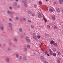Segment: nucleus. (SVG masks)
<instances>
[{
  "label": "nucleus",
  "mask_w": 63,
  "mask_h": 63,
  "mask_svg": "<svg viewBox=\"0 0 63 63\" xmlns=\"http://www.w3.org/2000/svg\"><path fill=\"white\" fill-rule=\"evenodd\" d=\"M24 52H27V50L26 48H24Z\"/></svg>",
  "instance_id": "4468645a"
},
{
  "label": "nucleus",
  "mask_w": 63,
  "mask_h": 63,
  "mask_svg": "<svg viewBox=\"0 0 63 63\" xmlns=\"http://www.w3.org/2000/svg\"><path fill=\"white\" fill-rule=\"evenodd\" d=\"M24 34L25 35H26V33H25V32H24Z\"/></svg>",
  "instance_id": "bf43d9fd"
},
{
  "label": "nucleus",
  "mask_w": 63,
  "mask_h": 63,
  "mask_svg": "<svg viewBox=\"0 0 63 63\" xmlns=\"http://www.w3.org/2000/svg\"><path fill=\"white\" fill-rule=\"evenodd\" d=\"M52 17L53 20H55V15H53L52 16Z\"/></svg>",
  "instance_id": "20e7f679"
},
{
  "label": "nucleus",
  "mask_w": 63,
  "mask_h": 63,
  "mask_svg": "<svg viewBox=\"0 0 63 63\" xmlns=\"http://www.w3.org/2000/svg\"><path fill=\"white\" fill-rule=\"evenodd\" d=\"M0 29H1L2 30H4V26L3 25H1L0 26Z\"/></svg>",
  "instance_id": "39448f33"
},
{
  "label": "nucleus",
  "mask_w": 63,
  "mask_h": 63,
  "mask_svg": "<svg viewBox=\"0 0 63 63\" xmlns=\"http://www.w3.org/2000/svg\"><path fill=\"white\" fill-rule=\"evenodd\" d=\"M8 44H9V46H10V47H11V46H12V43H9Z\"/></svg>",
  "instance_id": "c85d7f7f"
},
{
  "label": "nucleus",
  "mask_w": 63,
  "mask_h": 63,
  "mask_svg": "<svg viewBox=\"0 0 63 63\" xmlns=\"http://www.w3.org/2000/svg\"><path fill=\"white\" fill-rule=\"evenodd\" d=\"M3 46L4 47H6V45L5 44H3Z\"/></svg>",
  "instance_id": "603ef678"
},
{
  "label": "nucleus",
  "mask_w": 63,
  "mask_h": 63,
  "mask_svg": "<svg viewBox=\"0 0 63 63\" xmlns=\"http://www.w3.org/2000/svg\"><path fill=\"white\" fill-rule=\"evenodd\" d=\"M53 45H54V46H55L56 47H57V43H54V44H53Z\"/></svg>",
  "instance_id": "4be33fe9"
},
{
  "label": "nucleus",
  "mask_w": 63,
  "mask_h": 63,
  "mask_svg": "<svg viewBox=\"0 0 63 63\" xmlns=\"http://www.w3.org/2000/svg\"><path fill=\"white\" fill-rule=\"evenodd\" d=\"M9 21H12V20L11 18H10L9 19Z\"/></svg>",
  "instance_id": "49530a36"
},
{
  "label": "nucleus",
  "mask_w": 63,
  "mask_h": 63,
  "mask_svg": "<svg viewBox=\"0 0 63 63\" xmlns=\"http://www.w3.org/2000/svg\"><path fill=\"white\" fill-rule=\"evenodd\" d=\"M28 13H29V14H31V11H28Z\"/></svg>",
  "instance_id": "c756f323"
},
{
  "label": "nucleus",
  "mask_w": 63,
  "mask_h": 63,
  "mask_svg": "<svg viewBox=\"0 0 63 63\" xmlns=\"http://www.w3.org/2000/svg\"><path fill=\"white\" fill-rule=\"evenodd\" d=\"M40 46V47H41V46H42V43H41L39 45Z\"/></svg>",
  "instance_id": "8fccbe9b"
},
{
  "label": "nucleus",
  "mask_w": 63,
  "mask_h": 63,
  "mask_svg": "<svg viewBox=\"0 0 63 63\" xmlns=\"http://www.w3.org/2000/svg\"><path fill=\"white\" fill-rule=\"evenodd\" d=\"M57 52L58 53V54L59 55H60L61 54L58 51H57Z\"/></svg>",
  "instance_id": "393cba45"
},
{
  "label": "nucleus",
  "mask_w": 63,
  "mask_h": 63,
  "mask_svg": "<svg viewBox=\"0 0 63 63\" xmlns=\"http://www.w3.org/2000/svg\"><path fill=\"white\" fill-rule=\"evenodd\" d=\"M47 28H50V25H47Z\"/></svg>",
  "instance_id": "cd10ccee"
},
{
  "label": "nucleus",
  "mask_w": 63,
  "mask_h": 63,
  "mask_svg": "<svg viewBox=\"0 0 63 63\" xmlns=\"http://www.w3.org/2000/svg\"><path fill=\"white\" fill-rule=\"evenodd\" d=\"M22 3H23L24 4V7L25 8H27V2H26V0H25L24 1L23 0H22Z\"/></svg>",
  "instance_id": "f257e3e1"
},
{
  "label": "nucleus",
  "mask_w": 63,
  "mask_h": 63,
  "mask_svg": "<svg viewBox=\"0 0 63 63\" xmlns=\"http://www.w3.org/2000/svg\"><path fill=\"white\" fill-rule=\"evenodd\" d=\"M16 57H17L18 56V55L17 54L16 55Z\"/></svg>",
  "instance_id": "4c0bfd02"
},
{
  "label": "nucleus",
  "mask_w": 63,
  "mask_h": 63,
  "mask_svg": "<svg viewBox=\"0 0 63 63\" xmlns=\"http://www.w3.org/2000/svg\"><path fill=\"white\" fill-rule=\"evenodd\" d=\"M45 36H47V35H48V34H47V33H45Z\"/></svg>",
  "instance_id": "ea45409f"
},
{
  "label": "nucleus",
  "mask_w": 63,
  "mask_h": 63,
  "mask_svg": "<svg viewBox=\"0 0 63 63\" xmlns=\"http://www.w3.org/2000/svg\"><path fill=\"white\" fill-rule=\"evenodd\" d=\"M32 28H34V26H32Z\"/></svg>",
  "instance_id": "052dcab7"
},
{
  "label": "nucleus",
  "mask_w": 63,
  "mask_h": 63,
  "mask_svg": "<svg viewBox=\"0 0 63 63\" xmlns=\"http://www.w3.org/2000/svg\"><path fill=\"white\" fill-rule=\"evenodd\" d=\"M25 39L26 40L27 42H30V40L28 37H26Z\"/></svg>",
  "instance_id": "f03ea898"
},
{
  "label": "nucleus",
  "mask_w": 63,
  "mask_h": 63,
  "mask_svg": "<svg viewBox=\"0 0 63 63\" xmlns=\"http://www.w3.org/2000/svg\"><path fill=\"white\" fill-rule=\"evenodd\" d=\"M50 43V44L52 45V44H54V42L53 40H52Z\"/></svg>",
  "instance_id": "9d476101"
},
{
  "label": "nucleus",
  "mask_w": 63,
  "mask_h": 63,
  "mask_svg": "<svg viewBox=\"0 0 63 63\" xmlns=\"http://www.w3.org/2000/svg\"><path fill=\"white\" fill-rule=\"evenodd\" d=\"M40 58L43 61H44L45 60V58L43 57V56H40Z\"/></svg>",
  "instance_id": "423d86ee"
},
{
  "label": "nucleus",
  "mask_w": 63,
  "mask_h": 63,
  "mask_svg": "<svg viewBox=\"0 0 63 63\" xmlns=\"http://www.w3.org/2000/svg\"><path fill=\"white\" fill-rule=\"evenodd\" d=\"M56 10H57L58 12H60V10L59 8H57Z\"/></svg>",
  "instance_id": "f3484780"
},
{
  "label": "nucleus",
  "mask_w": 63,
  "mask_h": 63,
  "mask_svg": "<svg viewBox=\"0 0 63 63\" xmlns=\"http://www.w3.org/2000/svg\"><path fill=\"white\" fill-rule=\"evenodd\" d=\"M7 50L9 51H11V49L9 47H8L7 48Z\"/></svg>",
  "instance_id": "2eb2a0df"
},
{
  "label": "nucleus",
  "mask_w": 63,
  "mask_h": 63,
  "mask_svg": "<svg viewBox=\"0 0 63 63\" xmlns=\"http://www.w3.org/2000/svg\"><path fill=\"white\" fill-rule=\"evenodd\" d=\"M47 54V56H49V54Z\"/></svg>",
  "instance_id": "680f3d73"
},
{
  "label": "nucleus",
  "mask_w": 63,
  "mask_h": 63,
  "mask_svg": "<svg viewBox=\"0 0 63 63\" xmlns=\"http://www.w3.org/2000/svg\"><path fill=\"white\" fill-rule=\"evenodd\" d=\"M11 1H13V0H10Z\"/></svg>",
  "instance_id": "338daca9"
},
{
  "label": "nucleus",
  "mask_w": 63,
  "mask_h": 63,
  "mask_svg": "<svg viewBox=\"0 0 63 63\" xmlns=\"http://www.w3.org/2000/svg\"><path fill=\"white\" fill-rule=\"evenodd\" d=\"M7 12L8 13V14L10 15H13V14H14L13 12H11V11H8Z\"/></svg>",
  "instance_id": "7ed1b4c3"
},
{
  "label": "nucleus",
  "mask_w": 63,
  "mask_h": 63,
  "mask_svg": "<svg viewBox=\"0 0 63 63\" xmlns=\"http://www.w3.org/2000/svg\"><path fill=\"white\" fill-rule=\"evenodd\" d=\"M28 22H31V21L30 20H28Z\"/></svg>",
  "instance_id": "37998d69"
},
{
  "label": "nucleus",
  "mask_w": 63,
  "mask_h": 63,
  "mask_svg": "<svg viewBox=\"0 0 63 63\" xmlns=\"http://www.w3.org/2000/svg\"><path fill=\"white\" fill-rule=\"evenodd\" d=\"M53 55L54 56H56V53H53Z\"/></svg>",
  "instance_id": "5701e85b"
},
{
  "label": "nucleus",
  "mask_w": 63,
  "mask_h": 63,
  "mask_svg": "<svg viewBox=\"0 0 63 63\" xmlns=\"http://www.w3.org/2000/svg\"><path fill=\"white\" fill-rule=\"evenodd\" d=\"M23 59L24 61H26L27 60L26 59L25 57H23Z\"/></svg>",
  "instance_id": "6ab92c4d"
},
{
  "label": "nucleus",
  "mask_w": 63,
  "mask_h": 63,
  "mask_svg": "<svg viewBox=\"0 0 63 63\" xmlns=\"http://www.w3.org/2000/svg\"><path fill=\"white\" fill-rule=\"evenodd\" d=\"M62 13H63V10H62Z\"/></svg>",
  "instance_id": "e2e57ef3"
},
{
  "label": "nucleus",
  "mask_w": 63,
  "mask_h": 63,
  "mask_svg": "<svg viewBox=\"0 0 63 63\" xmlns=\"http://www.w3.org/2000/svg\"><path fill=\"white\" fill-rule=\"evenodd\" d=\"M9 9L10 10H11L12 8V7L10 6L9 8Z\"/></svg>",
  "instance_id": "e433bc0d"
},
{
  "label": "nucleus",
  "mask_w": 63,
  "mask_h": 63,
  "mask_svg": "<svg viewBox=\"0 0 63 63\" xmlns=\"http://www.w3.org/2000/svg\"><path fill=\"white\" fill-rule=\"evenodd\" d=\"M33 35H36V33H33Z\"/></svg>",
  "instance_id": "6e6d98bb"
},
{
  "label": "nucleus",
  "mask_w": 63,
  "mask_h": 63,
  "mask_svg": "<svg viewBox=\"0 0 63 63\" xmlns=\"http://www.w3.org/2000/svg\"><path fill=\"white\" fill-rule=\"evenodd\" d=\"M39 4H42V1H39Z\"/></svg>",
  "instance_id": "473e14b6"
},
{
  "label": "nucleus",
  "mask_w": 63,
  "mask_h": 63,
  "mask_svg": "<svg viewBox=\"0 0 63 63\" xmlns=\"http://www.w3.org/2000/svg\"><path fill=\"white\" fill-rule=\"evenodd\" d=\"M31 28H32V25H31Z\"/></svg>",
  "instance_id": "774afa93"
},
{
  "label": "nucleus",
  "mask_w": 63,
  "mask_h": 63,
  "mask_svg": "<svg viewBox=\"0 0 63 63\" xmlns=\"http://www.w3.org/2000/svg\"><path fill=\"white\" fill-rule=\"evenodd\" d=\"M54 29L55 30V29H57V27L56 26H55L54 27Z\"/></svg>",
  "instance_id": "a878e982"
},
{
  "label": "nucleus",
  "mask_w": 63,
  "mask_h": 63,
  "mask_svg": "<svg viewBox=\"0 0 63 63\" xmlns=\"http://www.w3.org/2000/svg\"><path fill=\"white\" fill-rule=\"evenodd\" d=\"M49 12H52L53 11V10L51 8H49Z\"/></svg>",
  "instance_id": "f8f14e48"
},
{
  "label": "nucleus",
  "mask_w": 63,
  "mask_h": 63,
  "mask_svg": "<svg viewBox=\"0 0 63 63\" xmlns=\"http://www.w3.org/2000/svg\"><path fill=\"white\" fill-rule=\"evenodd\" d=\"M57 62L58 63H60V61H59V60H58Z\"/></svg>",
  "instance_id": "09e8293b"
},
{
  "label": "nucleus",
  "mask_w": 63,
  "mask_h": 63,
  "mask_svg": "<svg viewBox=\"0 0 63 63\" xmlns=\"http://www.w3.org/2000/svg\"><path fill=\"white\" fill-rule=\"evenodd\" d=\"M32 16H34V14H32Z\"/></svg>",
  "instance_id": "5fc2aeb1"
},
{
  "label": "nucleus",
  "mask_w": 63,
  "mask_h": 63,
  "mask_svg": "<svg viewBox=\"0 0 63 63\" xmlns=\"http://www.w3.org/2000/svg\"><path fill=\"white\" fill-rule=\"evenodd\" d=\"M10 30H12L13 29L12 27H10Z\"/></svg>",
  "instance_id": "a18cd8bd"
},
{
  "label": "nucleus",
  "mask_w": 63,
  "mask_h": 63,
  "mask_svg": "<svg viewBox=\"0 0 63 63\" xmlns=\"http://www.w3.org/2000/svg\"><path fill=\"white\" fill-rule=\"evenodd\" d=\"M56 48H53V51L54 52H55L56 50Z\"/></svg>",
  "instance_id": "a211bd4d"
},
{
  "label": "nucleus",
  "mask_w": 63,
  "mask_h": 63,
  "mask_svg": "<svg viewBox=\"0 0 63 63\" xmlns=\"http://www.w3.org/2000/svg\"><path fill=\"white\" fill-rule=\"evenodd\" d=\"M44 63H48V62L47 61H44Z\"/></svg>",
  "instance_id": "58836bf2"
},
{
  "label": "nucleus",
  "mask_w": 63,
  "mask_h": 63,
  "mask_svg": "<svg viewBox=\"0 0 63 63\" xmlns=\"http://www.w3.org/2000/svg\"><path fill=\"white\" fill-rule=\"evenodd\" d=\"M20 37H21V38H23V37H24V36H23V35H21L20 36Z\"/></svg>",
  "instance_id": "79ce46f5"
},
{
  "label": "nucleus",
  "mask_w": 63,
  "mask_h": 63,
  "mask_svg": "<svg viewBox=\"0 0 63 63\" xmlns=\"http://www.w3.org/2000/svg\"><path fill=\"white\" fill-rule=\"evenodd\" d=\"M49 50L50 52H51H51H52L51 51V49H49Z\"/></svg>",
  "instance_id": "de8ad7c7"
},
{
  "label": "nucleus",
  "mask_w": 63,
  "mask_h": 63,
  "mask_svg": "<svg viewBox=\"0 0 63 63\" xmlns=\"http://www.w3.org/2000/svg\"><path fill=\"white\" fill-rule=\"evenodd\" d=\"M22 20L23 21H25L26 19L25 18L23 17L22 18Z\"/></svg>",
  "instance_id": "9b49d317"
},
{
  "label": "nucleus",
  "mask_w": 63,
  "mask_h": 63,
  "mask_svg": "<svg viewBox=\"0 0 63 63\" xmlns=\"http://www.w3.org/2000/svg\"><path fill=\"white\" fill-rule=\"evenodd\" d=\"M14 40L15 42H17V39L16 38H14Z\"/></svg>",
  "instance_id": "bb28decb"
},
{
  "label": "nucleus",
  "mask_w": 63,
  "mask_h": 63,
  "mask_svg": "<svg viewBox=\"0 0 63 63\" xmlns=\"http://www.w3.org/2000/svg\"><path fill=\"white\" fill-rule=\"evenodd\" d=\"M34 8H37V5H36V4H34Z\"/></svg>",
  "instance_id": "2f4dec72"
},
{
  "label": "nucleus",
  "mask_w": 63,
  "mask_h": 63,
  "mask_svg": "<svg viewBox=\"0 0 63 63\" xmlns=\"http://www.w3.org/2000/svg\"><path fill=\"white\" fill-rule=\"evenodd\" d=\"M48 10V8L47 7H46V10Z\"/></svg>",
  "instance_id": "3c124183"
},
{
  "label": "nucleus",
  "mask_w": 63,
  "mask_h": 63,
  "mask_svg": "<svg viewBox=\"0 0 63 63\" xmlns=\"http://www.w3.org/2000/svg\"><path fill=\"white\" fill-rule=\"evenodd\" d=\"M15 1L16 2H17V1H18V0H15Z\"/></svg>",
  "instance_id": "13d9d810"
},
{
  "label": "nucleus",
  "mask_w": 63,
  "mask_h": 63,
  "mask_svg": "<svg viewBox=\"0 0 63 63\" xmlns=\"http://www.w3.org/2000/svg\"><path fill=\"white\" fill-rule=\"evenodd\" d=\"M12 25L13 24L11 23H9V27H12Z\"/></svg>",
  "instance_id": "1a4fd4ad"
},
{
  "label": "nucleus",
  "mask_w": 63,
  "mask_h": 63,
  "mask_svg": "<svg viewBox=\"0 0 63 63\" xmlns=\"http://www.w3.org/2000/svg\"><path fill=\"white\" fill-rule=\"evenodd\" d=\"M38 15L39 18H41V14L40 12H39L38 13Z\"/></svg>",
  "instance_id": "0eeeda50"
},
{
  "label": "nucleus",
  "mask_w": 63,
  "mask_h": 63,
  "mask_svg": "<svg viewBox=\"0 0 63 63\" xmlns=\"http://www.w3.org/2000/svg\"><path fill=\"white\" fill-rule=\"evenodd\" d=\"M41 49V50H42V51H44V49Z\"/></svg>",
  "instance_id": "4d7b16f0"
},
{
  "label": "nucleus",
  "mask_w": 63,
  "mask_h": 63,
  "mask_svg": "<svg viewBox=\"0 0 63 63\" xmlns=\"http://www.w3.org/2000/svg\"><path fill=\"white\" fill-rule=\"evenodd\" d=\"M6 59L7 62H9V58H6Z\"/></svg>",
  "instance_id": "dca6fc26"
},
{
  "label": "nucleus",
  "mask_w": 63,
  "mask_h": 63,
  "mask_svg": "<svg viewBox=\"0 0 63 63\" xmlns=\"http://www.w3.org/2000/svg\"><path fill=\"white\" fill-rule=\"evenodd\" d=\"M37 38L38 39H40V38H41V36L40 35L37 36Z\"/></svg>",
  "instance_id": "b1692460"
},
{
  "label": "nucleus",
  "mask_w": 63,
  "mask_h": 63,
  "mask_svg": "<svg viewBox=\"0 0 63 63\" xmlns=\"http://www.w3.org/2000/svg\"><path fill=\"white\" fill-rule=\"evenodd\" d=\"M33 39H37V36L36 35H33Z\"/></svg>",
  "instance_id": "412c9836"
},
{
  "label": "nucleus",
  "mask_w": 63,
  "mask_h": 63,
  "mask_svg": "<svg viewBox=\"0 0 63 63\" xmlns=\"http://www.w3.org/2000/svg\"><path fill=\"white\" fill-rule=\"evenodd\" d=\"M63 2V0H60L59 3L60 4H62Z\"/></svg>",
  "instance_id": "6e6552de"
},
{
  "label": "nucleus",
  "mask_w": 63,
  "mask_h": 63,
  "mask_svg": "<svg viewBox=\"0 0 63 63\" xmlns=\"http://www.w3.org/2000/svg\"><path fill=\"white\" fill-rule=\"evenodd\" d=\"M43 19L46 22H47V21H46V19H45V18H43Z\"/></svg>",
  "instance_id": "a19ab883"
},
{
  "label": "nucleus",
  "mask_w": 63,
  "mask_h": 63,
  "mask_svg": "<svg viewBox=\"0 0 63 63\" xmlns=\"http://www.w3.org/2000/svg\"><path fill=\"white\" fill-rule=\"evenodd\" d=\"M47 53H48V52L47 51H46L45 52V54L46 55L47 54Z\"/></svg>",
  "instance_id": "c9c22d12"
},
{
  "label": "nucleus",
  "mask_w": 63,
  "mask_h": 63,
  "mask_svg": "<svg viewBox=\"0 0 63 63\" xmlns=\"http://www.w3.org/2000/svg\"><path fill=\"white\" fill-rule=\"evenodd\" d=\"M27 47H30V45H29V44H28L27 45Z\"/></svg>",
  "instance_id": "7c9ffc66"
},
{
  "label": "nucleus",
  "mask_w": 63,
  "mask_h": 63,
  "mask_svg": "<svg viewBox=\"0 0 63 63\" xmlns=\"http://www.w3.org/2000/svg\"><path fill=\"white\" fill-rule=\"evenodd\" d=\"M21 58H22V57L21 56H20L19 58V60H20L21 59Z\"/></svg>",
  "instance_id": "f704fd0d"
},
{
  "label": "nucleus",
  "mask_w": 63,
  "mask_h": 63,
  "mask_svg": "<svg viewBox=\"0 0 63 63\" xmlns=\"http://www.w3.org/2000/svg\"><path fill=\"white\" fill-rule=\"evenodd\" d=\"M3 21H4V19H3Z\"/></svg>",
  "instance_id": "69168bd1"
},
{
  "label": "nucleus",
  "mask_w": 63,
  "mask_h": 63,
  "mask_svg": "<svg viewBox=\"0 0 63 63\" xmlns=\"http://www.w3.org/2000/svg\"><path fill=\"white\" fill-rule=\"evenodd\" d=\"M14 5L15 6H17V4L16 3V2H14Z\"/></svg>",
  "instance_id": "aec40b11"
},
{
  "label": "nucleus",
  "mask_w": 63,
  "mask_h": 63,
  "mask_svg": "<svg viewBox=\"0 0 63 63\" xmlns=\"http://www.w3.org/2000/svg\"><path fill=\"white\" fill-rule=\"evenodd\" d=\"M50 54H51V55H52V53H51Z\"/></svg>",
  "instance_id": "0e129e2a"
},
{
  "label": "nucleus",
  "mask_w": 63,
  "mask_h": 63,
  "mask_svg": "<svg viewBox=\"0 0 63 63\" xmlns=\"http://www.w3.org/2000/svg\"><path fill=\"white\" fill-rule=\"evenodd\" d=\"M19 31L20 32H21L22 31V29L21 28H20L19 29Z\"/></svg>",
  "instance_id": "ddd939ff"
},
{
  "label": "nucleus",
  "mask_w": 63,
  "mask_h": 63,
  "mask_svg": "<svg viewBox=\"0 0 63 63\" xmlns=\"http://www.w3.org/2000/svg\"><path fill=\"white\" fill-rule=\"evenodd\" d=\"M17 7H18V8H19V5H18L17 6Z\"/></svg>",
  "instance_id": "864d4df0"
},
{
  "label": "nucleus",
  "mask_w": 63,
  "mask_h": 63,
  "mask_svg": "<svg viewBox=\"0 0 63 63\" xmlns=\"http://www.w3.org/2000/svg\"><path fill=\"white\" fill-rule=\"evenodd\" d=\"M53 4H54V5H55V4H56V2H53Z\"/></svg>",
  "instance_id": "c03bdc74"
},
{
  "label": "nucleus",
  "mask_w": 63,
  "mask_h": 63,
  "mask_svg": "<svg viewBox=\"0 0 63 63\" xmlns=\"http://www.w3.org/2000/svg\"><path fill=\"white\" fill-rule=\"evenodd\" d=\"M15 18L16 20H17V19H18V17L17 16L16 17H15Z\"/></svg>",
  "instance_id": "72a5a7b5"
}]
</instances>
